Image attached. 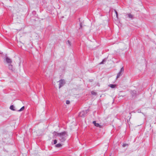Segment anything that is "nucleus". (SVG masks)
Masks as SVG:
<instances>
[{
  "label": "nucleus",
  "instance_id": "obj_1",
  "mask_svg": "<svg viewBox=\"0 0 156 156\" xmlns=\"http://www.w3.org/2000/svg\"><path fill=\"white\" fill-rule=\"evenodd\" d=\"M54 136L59 137V139L61 142H64L66 139V137L68 136L67 133L66 131L58 133L57 132L54 131L53 133Z\"/></svg>",
  "mask_w": 156,
  "mask_h": 156
},
{
  "label": "nucleus",
  "instance_id": "obj_2",
  "mask_svg": "<svg viewBox=\"0 0 156 156\" xmlns=\"http://www.w3.org/2000/svg\"><path fill=\"white\" fill-rule=\"evenodd\" d=\"M89 111V110L82 111L79 113V116L82 117H84L87 113Z\"/></svg>",
  "mask_w": 156,
  "mask_h": 156
},
{
  "label": "nucleus",
  "instance_id": "obj_3",
  "mask_svg": "<svg viewBox=\"0 0 156 156\" xmlns=\"http://www.w3.org/2000/svg\"><path fill=\"white\" fill-rule=\"evenodd\" d=\"M124 71V68L123 67H122L120 71L118 73L117 75V76L116 78L117 79L119 78L121 75H122Z\"/></svg>",
  "mask_w": 156,
  "mask_h": 156
},
{
  "label": "nucleus",
  "instance_id": "obj_4",
  "mask_svg": "<svg viewBox=\"0 0 156 156\" xmlns=\"http://www.w3.org/2000/svg\"><path fill=\"white\" fill-rule=\"evenodd\" d=\"M59 88H60L61 87L63 86L65 84V81L64 80L61 79L59 81Z\"/></svg>",
  "mask_w": 156,
  "mask_h": 156
},
{
  "label": "nucleus",
  "instance_id": "obj_5",
  "mask_svg": "<svg viewBox=\"0 0 156 156\" xmlns=\"http://www.w3.org/2000/svg\"><path fill=\"white\" fill-rule=\"evenodd\" d=\"M6 61L7 63L10 64L12 62L11 59L9 58L8 57H6Z\"/></svg>",
  "mask_w": 156,
  "mask_h": 156
},
{
  "label": "nucleus",
  "instance_id": "obj_6",
  "mask_svg": "<svg viewBox=\"0 0 156 156\" xmlns=\"http://www.w3.org/2000/svg\"><path fill=\"white\" fill-rule=\"evenodd\" d=\"M93 123L94 124V126L97 127H98L100 128L101 127V126L99 125V124L98 123H96L95 121H94L93 122Z\"/></svg>",
  "mask_w": 156,
  "mask_h": 156
},
{
  "label": "nucleus",
  "instance_id": "obj_7",
  "mask_svg": "<svg viewBox=\"0 0 156 156\" xmlns=\"http://www.w3.org/2000/svg\"><path fill=\"white\" fill-rule=\"evenodd\" d=\"M136 93V91L135 90H133L131 91V93L132 95L133 96L135 95Z\"/></svg>",
  "mask_w": 156,
  "mask_h": 156
},
{
  "label": "nucleus",
  "instance_id": "obj_8",
  "mask_svg": "<svg viewBox=\"0 0 156 156\" xmlns=\"http://www.w3.org/2000/svg\"><path fill=\"white\" fill-rule=\"evenodd\" d=\"M109 86L112 88H114L116 87L115 84H111L109 85Z\"/></svg>",
  "mask_w": 156,
  "mask_h": 156
},
{
  "label": "nucleus",
  "instance_id": "obj_9",
  "mask_svg": "<svg viewBox=\"0 0 156 156\" xmlns=\"http://www.w3.org/2000/svg\"><path fill=\"white\" fill-rule=\"evenodd\" d=\"M127 16V17L129 18L132 19L133 17V16L130 14H129L126 15Z\"/></svg>",
  "mask_w": 156,
  "mask_h": 156
},
{
  "label": "nucleus",
  "instance_id": "obj_10",
  "mask_svg": "<svg viewBox=\"0 0 156 156\" xmlns=\"http://www.w3.org/2000/svg\"><path fill=\"white\" fill-rule=\"evenodd\" d=\"M9 68L11 70H12L13 66H12L10 64H9Z\"/></svg>",
  "mask_w": 156,
  "mask_h": 156
},
{
  "label": "nucleus",
  "instance_id": "obj_11",
  "mask_svg": "<svg viewBox=\"0 0 156 156\" xmlns=\"http://www.w3.org/2000/svg\"><path fill=\"white\" fill-rule=\"evenodd\" d=\"M14 106L13 105H11L10 107V109L12 110L15 111V110L14 109Z\"/></svg>",
  "mask_w": 156,
  "mask_h": 156
},
{
  "label": "nucleus",
  "instance_id": "obj_12",
  "mask_svg": "<svg viewBox=\"0 0 156 156\" xmlns=\"http://www.w3.org/2000/svg\"><path fill=\"white\" fill-rule=\"evenodd\" d=\"M55 146L56 147H60L62 146V144L59 143L56 144Z\"/></svg>",
  "mask_w": 156,
  "mask_h": 156
},
{
  "label": "nucleus",
  "instance_id": "obj_13",
  "mask_svg": "<svg viewBox=\"0 0 156 156\" xmlns=\"http://www.w3.org/2000/svg\"><path fill=\"white\" fill-rule=\"evenodd\" d=\"M24 109V107L23 106L22 107L20 110H18V111L21 112L23 111Z\"/></svg>",
  "mask_w": 156,
  "mask_h": 156
},
{
  "label": "nucleus",
  "instance_id": "obj_14",
  "mask_svg": "<svg viewBox=\"0 0 156 156\" xmlns=\"http://www.w3.org/2000/svg\"><path fill=\"white\" fill-rule=\"evenodd\" d=\"M114 11H115V13L116 14V17L118 18V12H117V11H116V10H115V9L114 10Z\"/></svg>",
  "mask_w": 156,
  "mask_h": 156
},
{
  "label": "nucleus",
  "instance_id": "obj_15",
  "mask_svg": "<svg viewBox=\"0 0 156 156\" xmlns=\"http://www.w3.org/2000/svg\"><path fill=\"white\" fill-rule=\"evenodd\" d=\"M91 93V94L93 95H96L97 94L94 91H92Z\"/></svg>",
  "mask_w": 156,
  "mask_h": 156
},
{
  "label": "nucleus",
  "instance_id": "obj_16",
  "mask_svg": "<svg viewBox=\"0 0 156 156\" xmlns=\"http://www.w3.org/2000/svg\"><path fill=\"white\" fill-rule=\"evenodd\" d=\"M67 43L69 46H70L71 45V43L69 40H68L67 41Z\"/></svg>",
  "mask_w": 156,
  "mask_h": 156
},
{
  "label": "nucleus",
  "instance_id": "obj_17",
  "mask_svg": "<svg viewBox=\"0 0 156 156\" xmlns=\"http://www.w3.org/2000/svg\"><path fill=\"white\" fill-rule=\"evenodd\" d=\"M57 142V140H54V144H56Z\"/></svg>",
  "mask_w": 156,
  "mask_h": 156
},
{
  "label": "nucleus",
  "instance_id": "obj_18",
  "mask_svg": "<svg viewBox=\"0 0 156 156\" xmlns=\"http://www.w3.org/2000/svg\"><path fill=\"white\" fill-rule=\"evenodd\" d=\"M66 102L67 104H70V101L69 100L66 101Z\"/></svg>",
  "mask_w": 156,
  "mask_h": 156
},
{
  "label": "nucleus",
  "instance_id": "obj_19",
  "mask_svg": "<svg viewBox=\"0 0 156 156\" xmlns=\"http://www.w3.org/2000/svg\"><path fill=\"white\" fill-rule=\"evenodd\" d=\"M128 144H124L123 145H122V146L123 147H125L126 146V145H127Z\"/></svg>",
  "mask_w": 156,
  "mask_h": 156
},
{
  "label": "nucleus",
  "instance_id": "obj_20",
  "mask_svg": "<svg viewBox=\"0 0 156 156\" xmlns=\"http://www.w3.org/2000/svg\"><path fill=\"white\" fill-rule=\"evenodd\" d=\"M105 61L104 60H103L101 63L100 64H102L104 63V62Z\"/></svg>",
  "mask_w": 156,
  "mask_h": 156
},
{
  "label": "nucleus",
  "instance_id": "obj_21",
  "mask_svg": "<svg viewBox=\"0 0 156 156\" xmlns=\"http://www.w3.org/2000/svg\"><path fill=\"white\" fill-rule=\"evenodd\" d=\"M80 28H82V24L81 23H80Z\"/></svg>",
  "mask_w": 156,
  "mask_h": 156
}]
</instances>
